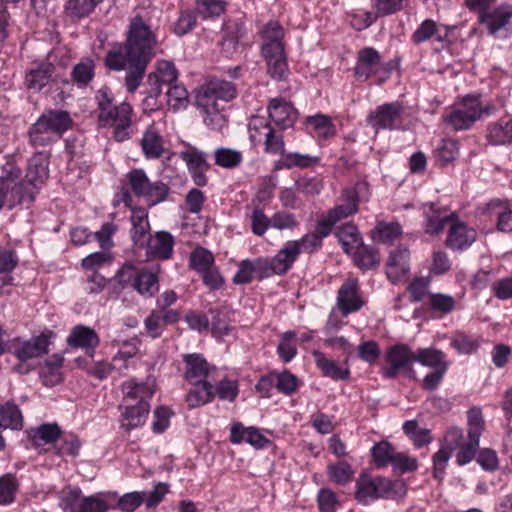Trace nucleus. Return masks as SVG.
<instances>
[{
    "instance_id": "7",
    "label": "nucleus",
    "mask_w": 512,
    "mask_h": 512,
    "mask_svg": "<svg viewBox=\"0 0 512 512\" xmlns=\"http://www.w3.org/2000/svg\"><path fill=\"white\" fill-rule=\"evenodd\" d=\"M483 113L489 114V107H483L478 96L468 95L454 103L451 110L443 116V120L455 131L468 130Z\"/></svg>"
},
{
    "instance_id": "63",
    "label": "nucleus",
    "mask_w": 512,
    "mask_h": 512,
    "mask_svg": "<svg viewBox=\"0 0 512 512\" xmlns=\"http://www.w3.org/2000/svg\"><path fill=\"white\" fill-rule=\"evenodd\" d=\"M168 104L174 110L185 108L188 104V92L182 85H173L167 91Z\"/></svg>"
},
{
    "instance_id": "1",
    "label": "nucleus",
    "mask_w": 512,
    "mask_h": 512,
    "mask_svg": "<svg viewBox=\"0 0 512 512\" xmlns=\"http://www.w3.org/2000/svg\"><path fill=\"white\" fill-rule=\"evenodd\" d=\"M157 42L150 28L140 16L130 23L124 46L109 50L105 57V65L113 71L126 69L125 86L129 93H134L140 86L147 65L155 56Z\"/></svg>"
},
{
    "instance_id": "40",
    "label": "nucleus",
    "mask_w": 512,
    "mask_h": 512,
    "mask_svg": "<svg viewBox=\"0 0 512 512\" xmlns=\"http://www.w3.org/2000/svg\"><path fill=\"white\" fill-rule=\"evenodd\" d=\"M58 499L63 512H79L83 495L79 487L66 486L59 492Z\"/></svg>"
},
{
    "instance_id": "34",
    "label": "nucleus",
    "mask_w": 512,
    "mask_h": 512,
    "mask_svg": "<svg viewBox=\"0 0 512 512\" xmlns=\"http://www.w3.org/2000/svg\"><path fill=\"white\" fill-rule=\"evenodd\" d=\"M267 62V72L275 80H283L288 73V65L284 49L262 53Z\"/></svg>"
},
{
    "instance_id": "22",
    "label": "nucleus",
    "mask_w": 512,
    "mask_h": 512,
    "mask_svg": "<svg viewBox=\"0 0 512 512\" xmlns=\"http://www.w3.org/2000/svg\"><path fill=\"white\" fill-rule=\"evenodd\" d=\"M477 233L473 228L467 227L464 223L453 221L449 228L446 245L453 250L468 248L476 240Z\"/></svg>"
},
{
    "instance_id": "41",
    "label": "nucleus",
    "mask_w": 512,
    "mask_h": 512,
    "mask_svg": "<svg viewBox=\"0 0 512 512\" xmlns=\"http://www.w3.org/2000/svg\"><path fill=\"white\" fill-rule=\"evenodd\" d=\"M488 139L499 145L512 142V120L500 119L488 127Z\"/></svg>"
},
{
    "instance_id": "33",
    "label": "nucleus",
    "mask_w": 512,
    "mask_h": 512,
    "mask_svg": "<svg viewBox=\"0 0 512 512\" xmlns=\"http://www.w3.org/2000/svg\"><path fill=\"white\" fill-rule=\"evenodd\" d=\"M178 72L175 65L166 60L158 62L157 71L149 73L147 82L150 86L170 85L177 80Z\"/></svg>"
},
{
    "instance_id": "37",
    "label": "nucleus",
    "mask_w": 512,
    "mask_h": 512,
    "mask_svg": "<svg viewBox=\"0 0 512 512\" xmlns=\"http://www.w3.org/2000/svg\"><path fill=\"white\" fill-rule=\"evenodd\" d=\"M141 147L147 158H159L165 150L162 136L153 127L143 134Z\"/></svg>"
},
{
    "instance_id": "38",
    "label": "nucleus",
    "mask_w": 512,
    "mask_h": 512,
    "mask_svg": "<svg viewBox=\"0 0 512 512\" xmlns=\"http://www.w3.org/2000/svg\"><path fill=\"white\" fill-rule=\"evenodd\" d=\"M55 67L51 63L42 64L26 74V85L29 89L40 91L51 80Z\"/></svg>"
},
{
    "instance_id": "6",
    "label": "nucleus",
    "mask_w": 512,
    "mask_h": 512,
    "mask_svg": "<svg viewBox=\"0 0 512 512\" xmlns=\"http://www.w3.org/2000/svg\"><path fill=\"white\" fill-rule=\"evenodd\" d=\"M160 267L138 268L125 263L115 275V281L123 288L131 287L144 297H152L159 290Z\"/></svg>"
},
{
    "instance_id": "57",
    "label": "nucleus",
    "mask_w": 512,
    "mask_h": 512,
    "mask_svg": "<svg viewBox=\"0 0 512 512\" xmlns=\"http://www.w3.org/2000/svg\"><path fill=\"white\" fill-rule=\"evenodd\" d=\"M190 265L202 273L214 265L213 254L204 248H196L190 255Z\"/></svg>"
},
{
    "instance_id": "35",
    "label": "nucleus",
    "mask_w": 512,
    "mask_h": 512,
    "mask_svg": "<svg viewBox=\"0 0 512 512\" xmlns=\"http://www.w3.org/2000/svg\"><path fill=\"white\" fill-rule=\"evenodd\" d=\"M313 357L317 367L322 371L324 376L335 380H345L349 377V370L340 367L336 361L329 359L320 351H314Z\"/></svg>"
},
{
    "instance_id": "26",
    "label": "nucleus",
    "mask_w": 512,
    "mask_h": 512,
    "mask_svg": "<svg viewBox=\"0 0 512 512\" xmlns=\"http://www.w3.org/2000/svg\"><path fill=\"white\" fill-rule=\"evenodd\" d=\"M305 126L312 136L319 139H329L336 134L331 118L321 113L306 117Z\"/></svg>"
},
{
    "instance_id": "44",
    "label": "nucleus",
    "mask_w": 512,
    "mask_h": 512,
    "mask_svg": "<svg viewBox=\"0 0 512 512\" xmlns=\"http://www.w3.org/2000/svg\"><path fill=\"white\" fill-rule=\"evenodd\" d=\"M378 488L380 498L399 499L406 494V485L403 480H390L385 477H378Z\"/></svg>"
},
{
    "instance_id": "61",
    "label": "nucleus",
    "mask_w": 512,
    "mask_h": 512,
    "mask_svg": "<svg viewBox=\"0 0 512 512\" xmlns=\"http://www.w3.org/2000/svg\"><path fill=\"white\" fill-rule=\"evenodd\" d=\"M196 10L203 18L221 15L225 10L223 0H198Z\"/></svg>"
},
{
    "instance_id": "60",
    "label": "nucleus",
    "mask_w": 512,
    "mask_h": 512,
    "mask_svg": "<svg viewBox=\"0 0 512 512\" xmlns=\"http://www.w3.org/2000/svg\"><path fill=\"white\" fill-rule=\"evenodd\" d=\"M104 496V493L83 496L79 512H106L108 510V503Z\"/></svg>"
},
{
    "instance_id": "47",
    "label": "nucleus",
    "mask_w": 512,
    "mask_h": 512,
    "mask_svg": "<svg viewBox=\"0 0 512 512\" xmlns=\"http://www.w3.org/2000/svg\"><path fill=\"white\" fill-rule=\"evenodd\" d=\"M402 233L401 226L396 222H379L372 231V238L377 242L391 243Z\"/></svg>"
},
{
    "instance_id": "31",
    "label": "nucleus",
    "mask_w": 512,
    "mask_h": 512,
    "mask_svg": "<svg viewBox=\"0 0 512 512\" xmlns=\"http://www.w3.org/2000/svg\"><path fill=\"white\" fill-rule=\"evenodd\" d=\"M67 343L71 347H80L93 351L99 344V337L91 328L79 325L72 329L67 338Z\"/></svg>"
},
{
    "instance_id": "8",
    "label": "nucleus",
    "mask_w": 512,
    "mask_h": 512,
    "mask_svg": "<svg viewBox=\"0 0 512 512\" xmlns=\"http://www.w3.org/2000/svg\"><path fill=\"white\" fill-rule=\"evenodd\" d=\"M367 190V184L359 182L354 188L347 189L343 192L342 203L331 209L328 215L320 221L323 235H328L337 222L357 212L358 203L366 199L364 193H366Z\"/></svg>"
},
{
    "instance_id": "21",
    "label": "nucleus",
    "mask_w": 512,
    "mask_h": 512,
    "mask_svg": "<svg viewBox=\"0 0 512 512\" xmlns=\"http://www.w3.org/2000/svg\"><path fill=\"white\" fill-rule=\"evenodd\" d=\"M409 272V251L406 247H398L390 253L386 265L388 278L396 283L401 281Z\"/></svg>"
},
{
    "instance_id": "45",
    "label": "nucleus",
    "mask_w": 512,
    "mask_h": 512,
    "mask_svg": "<svg viewBox=\"0 0 512 512\" xmlns=\"http://www.w3.org/2000/svg\"><path fill=\"white\" fill-rule=\"evenodd\" d=\"M95 75V63L90 58H85L77 63L71 72V77L79 86L88 85Z\"/></svg>"
},
{
    "instance_id": "42",
    "label": "nucleus",
    "mask_w": 512,
    "mask_h": 512,
    "mask_svg": "<svg viewBox=\"0 0 512 512\" xmlns=\"http://www.w3.org/2000/svg\"><path fill=\"white\" fill-rule=\"evenodd\" d=\"M139 343L137 338H132L123 343L121 349L113 357V367L116 370L123 371L128 368L129 360L134 358L139 351Z\"/></svg>"
},
{
    "instance_id": "10",
    "label": "nucleus",
    "mask_w": 512,
    "mask_h": 512,
    "mask_svg": "<svg viewBox=\"0 0 512 512\" xmlns=\"http://www.w3.org/2000/svg\"><path fill=\"white\" fill-rule=\"evenodd\" d=\"M124 204L125 207L131 208V237L133 242L137 246H144L146 241L149 238V230L150 225L148 221L147 211L143 208H132V197L127 188L122 187L116 194L113 199V205L118 206L120 204Z\"/></svg>"
},
{
    "instance_id": "52",
    "label": "nucleus",
    "mask_w": 512,
    "mask_h": 512,
    "mask_svg": "<svg viewBox=\"0 0 512 512\" xmlns=\"http://www.w3.org/2000/svg\"><path fill=\"white\" fill-rule=\"evenodd\" d=\"M354 261L362 269H370L379 263V257L373 248L365 246L362 242L353 252Z\"/></svg>"
},
{
    "instance_id": "39",
    "label": "nucleus",
    "mask_w": 512,
    "mask_h": 512,
    "mask_svg": "<svg viewBox=\"0 0 512 512\" xmlns=\"http://www.w3.org/2000/svg\"><path fill=\"white\" fill-rule=\"evenodd\" d=\"M414 362L431 368L432 370L449 366L445 355L440 350L433 348L418 349L414 352Z\"/></svg>"
},
{
    "instance_id": "14",
    "label": "nucleus",
    "mask_w": 512,
    "mask_h": 512,
    "mask_svg": "<svg viewBox=\"0 0 512 512\" xmlns=\"http://www.w3.org/2000/svg\"><path fill=\"white\" fill-rule=\"evenodd\" d=\"M297 258V244L287 241L274 257L261 258L263 262H266L264 275L268 278L274 274H285Z\"/></svg>"
},
{
    "instance_id": "56",
    "label": "nucleus",
    "mask_w": 512,
    "mask_h": 512,
    "mask_svg": "<svg viewBox=\"0 0 512 512\" xmlns=\"http://www.w3.org/2000/svg\"><path fill=\"white\" fill-rule=\"evenodd\" d=\"M102 1L103 0H69L66 9L72 17L81 19L93 12L95 7Z\"/></svg>"
},
{
    "instance_id": "19",
    "label": "nucleus",
    "mask_w": 512,
    "mask_h": 512,
    "mask_svg": "<svg viewBox=\"0 0 512 512\" xmlns=\"http://www.w3.org/2000/svg\"><path fill=\"white\" fill-rule=\"evenodd\" d=\"M144 246H146V255L149 259L166 260L173 253L174 239L170 233L160 231L149 236Z\"/></svg>"
},
{
    "instance_id": "48",
    "label": "nucleus",
    "mask_w": 512,
    "mask_h": 512,
    "mask_svg": "<svg viewBox=\"0 0 512 512\" xmlns=\"http://www.w3.org/2000/svg\"><path fill=\"white\" fill-rule=\"evenodd\" d=\"M60 435L57 425L44 424L29 432L32 442L37 445L54 443Z\"/></svg>"
},
{
    "instance_id": "3",
    "label": "nucleus",
    "mask_w": 512,
    "mask_h": 512,
    "mask_svg": "<svg viewBox=\"0 0 512 512\" xmlns=\"http://www.w3.org/2000/svg\"><path fill=\"white\" fill-rule=\"evenodd\" d=\"M124 410L121 414V427L126 431L142 426L149 413V400L154 394L151 382H136L129 380L122 385Z\"/></svg>"
},
{
    "instance_id": "16",
    "label": "nucleus",
    "mask_w": 512,
    "mask_h": 512,
    "mask_svg": "<svg viewBox=\"0 0 512 512\" xmlns=\"http://www.w3.org/2000/svg\"><path fill=\"white\" fill-rule=\"evenodd\" d=\"M269 118L279 129L284 130L294 125L298 112L284 98H274L268 105Z\"/></svg>"
},
{
    "instance_id": "29",
    "label": "nucleus",
    "mask_w": 512,
    "mask_h": 512,
    "mask_svg": "<svg viewBox=\"0 0 512 512\" xmlns=\"http://www.w3.org/2000/svg\"><path fill=\"white\" fill-rule=\"evenodd\" d=\"M263 43L261 47L262 53H268V51H282L284 49L283 38L284 30L283 27L276 21L268 22L261 31Z\"/></svg>"
},
{
    "instance_id": "13",
    "label": "nucleus",
    "mask_w": 512,
    "mask_h": 512,
    "mask_svg": "<svg viewBox=\"0 0 512 512\" xmlns=\"http://www.w3.org/2000/svg\"><path fill=\"white\" fill-rule=\"evenodd\" d=\"M237 95V90L233 83L222 79H211L203 84L196 92L200 98L201 104L208 105L209 101L229 102Z\"/></svg>"
},
{
    "instance_id": "9",
    "label": "nucleus",
    "mask_w": 512,
    "mask_h": 512,
    "mask_svg": "<svg viewBox=\"0 0 512 512\" xmlns=\"http://www.w3.org/2000/svg\"><path fill=\"white\" fill-rule=\"evenodd\" d=\"M132 112L131 105L126 102L112 106L103 112H99V125L102 127H113L114 139L118 142H122L129 139L131 136Z\"/></svg>"
},
{
    "instance_id": "18",
    "label": "nucleus",
    "mask_w": 512,
    "mask_h": 512,
    "mask_svg": "<svg viewBox=\"0 0 512 512\" xmlns=\"http://www.w3.org/2000/svg\"><path fill=\"white\" fill-rule=\"evenodd\" d=\"M337 304L343 315L358 311L363 306L356 279L349 278L343 283L338 291Z\"/></svg>"
},
{
    "instance_id": "25",
    "label": "nucleus",
    "mask_w": 512,
    "mask_h": 512,
    "mask_svg": "<svg viewBox=\"0 0 512 512\" xmlns=\"http://www.w3.org/2000/svg\"><path fill=\"white\" fill-rule=\"evenodd\" d=\"M195 104L201 110L204 123L214 130L222 129L226 123L227 118L224 111V105L219 102L209 101L208 105L201 104L200 98L195 97Z\"/></svg>"
},
{
    "instance_id": "32",
    "label": "nucleus",
    "mask_w": 512,
    "mask_h": 512,
    "mask_svg": "<svg viewBox=\"0 0 512 512\" xmlns=\"http://www.w3.org/2000/svg\"><path fill=\"white\" fill-rule=\"evenodd\" d=\"M190 383L193 387L186 396V402L190 408L200 407L212 401L215 396L214 387L208 381Z\"/></svg>"
},
{
    "instance_id": "24",
    "label": "nucleus",
    "mask_w": 512,
    "mask_h": 512,
    "mask_svg": "<svg viewBox=\"0 0 512 512\" xmlns=\"http://www.w3.org/2000/svg\"><path fill=\"white\" fill-rule=\"evenodd\" d=\"M183 361L186 365L184 377L189 382L205 380L211 370V366L206 359L197 353L184 355Z\"/></svg>"
},
{
    "instance_id": "51",
    "label": "nucleus",
    "mask_w": 512,
    "mask_h": 512,
    "mask_svg": "<svg viewBox=\"0 0 512 512\" xmlns=\"http://www.w3.org/2000/svg\"><path fill=\"white\" fill-rule=\"evenodd\" d=\"M274 376L276 381L275 387L280 393L289 396L297 391L300 381L298 377L292 374L290 371H274Z\"/></svg>"
},
{
    "instance_id": "46",
    "label": "nucleus",
    "mask_w": 512,
    "mask_h": 512,
    "mask_svg": "<svg viewBox=\"0 0 512 512\" xmlns=\"http://www.w3.org/2000/svg\"><path fill=\"white\" fill-rule=\"evenodd\" d=\"M263 137L265 151L272 155L283 156L284 142L282 134L274 129L271 125H263Z\"/></svg>"
},
{
    "instance_id": "58",
    "label": "nucleus",
    "mask_w": 512,
    "mask_h": 512,
    "mask_svg": "<svg viewBox=\"0 0 512 512\" xmlns=\"http://www.w3.org/2000/svg\"><path fill=\"white\" fill-rule=\"evenodd\" d=\"M459 156V143L453 139H442L434 149L438 160H456Z\"/></svg>"
},
{
    "instance_id": "17",
    "label": "nucleus",
    "mask_w": 512,
    "mask_h": 512,
    "mask_svg": "<svg viewBox=\"0 0 512 512\" xmlns=\"http://www.w3.org/2000/svg\"><path fill=\"white\" fill-rule=\"evenodd\" d=\"M424 210V231L429 235H438L443 232L446 225L454 221L452 214L447 210L437 208L434 203L423 204Z\"/></svg>"
},
{
    "instance_id": "49",
    "label": "nucleus",
    "mask_w": 512,
    "mask_h": 512,
    "mask_svg": "<svg viewBox=\"0 0 512 512\" xmlns=\"http://www.w3.org/2000/svg\"><path fill=\"white\" fill-rule=\"evenodd\" d=\"M327 235H323L321 223H318L317 231L309 233L303 236L300 240H290L289 242H295L297 244L298 256L301 252L312 253L320 248L322 239Z\"/></svg>"
},
{
    "instance_id": "27",
    "label": "nucleus",
    "mask_w": 512,
    "mask_h": 512,
    "mask_svg": "<svg viewBox=\"0 0 512 512\" xmlns=\"http://www.w3.org/2000/svg\"><path fill=\"white\" fill-rule=\"evenodd\" d=\"M512 18V6H500L490 13L479 14V22L487 26L489 34H496Z\"/></svg>"
},
{
    "instance_id": "28",
    "label": "nucleus",
    "mask_w": 512,
    "mask_h": 512,
    "mask_svg": "<svg viewBox=\"0 0 512 512\" xmlns=\"http://www.w3.org/2000/svg\"><path fill=\"white\" fill-rule=\"evenodd\" d=\"M355 498L362 504H369L379 499L378 477L361 474L356 482Z\"/></svg>"
},
{
    "instance_id": "11",
    "label": "nucleus",
    "mask_w": 512,
    "mask_h": 512,
    "mask_svg": "<svg viewBox=\"0 0 512 512\" xmlns=\"http://www.w3.org/2000/svg\"><path fill=\"white\" fill-rule=\"evenodd\" d=\"M402 112L403 108L398 102L385 103L368 115L367 122L376 132L397 129L402 122Z\"/></svg>"
},
{
    "instance_id": "64",
    "label": "nucleus",
    "mask_w": 512,
    "mask_h": 512,
    "mask_svg": "<svg viewBox=\"0 0 512 512\" xmlns=\"http://www.w3.org/2000/svg\"><path fill=\"white\" fill-rule=\"evenodd\" d=\"M214 393L224 401L233 402L239 393L238 382L230 379L221 380L216 389H214Z\"/></svg>"
},
{
    "instance_id": "30",
    "label": "nucleus",
    "mask_w": 512,
    "mask_h": 512,
    "mask_svg": "<svg viewBox=\"0 0 512 512\" xmlns=\"http://www.w3.org/2000/svg\"><path fill=\"white\" fill-rule=\"evenodd\" d=\"M265 265L266 262H263L261 258H257L254 261L248 259L241 261L233 277V282L237 285L247 284L252 281L254 275L260 279L267 278L266 275H264Z\"/></svg>"
},
{
    "instance_id": "50",
    "label": "nucleus",
    "mask_w": 512,
    "mask_h": 512,
    "mask_svg": "<svg viewBox=\"0 0 512 512\" xmlns=\"http://www.w3.org/2000/svg\"><path fill=\"white\" fill-rule=\"evenodd\" d=\"M296 333L287 331L282 334L277 346V353L285 363L290 362L297 355Z\"/></svg>"
},
{
    "instance_id": "59",
    "label": "nucleus",
    "mask_w": 512,
    "mask_h": 512,
    "mask_svg": "<svg viewBox=\"0 0 512 512\" xmlns=\"http://www.w3.org/2000/svg\"><path fill=\"white\" fill-rule=\"evenodd\" d=\"M428 304L430 308L441 314H448L455 307V300L452 296L442 293L429 294Z\"/></svg>"
},
{
    "instance_id": "43",
    "label": "nucleus",
    "mask_w": 512,
    "mask_h": 512,
    "mask_svg": "<svg viewBox=\"0 0 512 512\" xmlns=\"http://www.w3.org/2000/svg\"><path fill=\"white\" fill-rule=\"evenodd\" d=\"M337 237L341 243L343 250L350 254L357 246L362 242V239L358 233L355 225L351 223L344 224L338 229Z\"/></svg>"
},
{
    "instance_id": "15",
    "label": "nucleus",
    "mask_w": 512,
    "mask_h": 512,
    "mask_svg": "<svg viewBox=\"0 0 512 512\" xmlns=\"http://www.w3.org/2000/svg\"><path fill=\"white\" fill-rule=\"evenodd\" d=\"M230 442L234 445L249 444L256 450L269 446L270 440L262 430L255 426H245L241 422H233L230 425Z\"/></svg>"
},
{
    "instance_id": "36",
    "label": "nucleus",
    "mask_w": 512,
    "mask_h": 512,
    "mask_svg": "<svg viewBox=\"0 0 512 512\" xmlns=\"http://www.w3.org/2000/svg\"><path fill=\"white\" fill-rule=\"evenodd\" d=\"M23 417L20 409L12 402L0 403V428L20 430Z\"/></svg>"
},
{
    "instance_id": "62",
    "label": "nucleus",
    "mask_w": 512,
    "mask_h": 512,
    "mask_svg": "<svg viewBox=\"0 0 512 512\" xmlns=\"http://www.w3.org/2000/svg\"><path fill=\"white\" fill-rule=\"evenodd\" d=\"M145 494L142 491L125 493L119 497L117 507L123 512H134L144 503Z\"/></svg>"
},
{
    "instance_id": "23",
    "label": "nucleus",
    "mask_w": 512,
    "mask_h": 512,
    "mask_svg": "<svg viewBox=\"0 0 512 512\" xmlns=\"http://www.w3.org/2000/svg\"><path fill=\"white\" fill-rule=\"evenodd\" d=\"M381 64V56L372 47H365L358 52L355 74L358 78L368 79L376 73Z\"/></svg>"
},
{
    "instance_id": "20",
    "label": "nucleus",
    "mask_w": 512,
    "mask_h": 512,
    "mask_svg": "<svg viewBox=\"0 0 512 512\" xmlns=\"http://www.w3.org/2000/svg\"><path fill=\"white\" fill-rule=\"evenodd\" d=\"M478 210L482 214L496 213L498 215L497 229L501 232L512 231V208L509 201L493 199L480 206Z\"/></svg>"
},
{
    "instance_id": "2",
    "label": "nucleus",
    "mask_w": 512,
    "mask_h": 512,
    "mask_svg": "<svg viewBox=\"0 0 512 512\" xmlns=\"http://www.w3.org/2000/svg\"><path fill=\"white\" fill-rule=\"evenodd\" d=\"M47 177L46 162H30L24 178L16 162H5L0 175V209L32 202Z\"/></svg>"
},
{
    "instance_id": "55",
    "label": "nucleus",
    "mask_w": 512,
    "mask_h": 512,
    "mask_svg": "<svg viewBox=\"0 0 512 512\" xmlns=\"http://www.w3.org/2000/svg\"><path fill=\"white\" fill-rule=\"evenodd\" d=\"M18 490V482L14 475L5 474L0 477V505L14 502Z\"/></svg>"
},
{
    "instance_id": "53",
    "label": "nucleus",
    "mask_w": 512,
    "mask_h": 512,
    "mask_svg": "<svg viewBox=\"0 0 512 512\" xmlns=\"http://www.w3.org/2000/svg\"><path fill=\"white\" fill-rule=\"evenodd\" d=\"M371 453L377 467H387L392 462L396 451L389 442L381 441L372 447Z\"/></svg>"
},
{
    "instance_id": "12",
    "label": "nucleus",
    "mask_w": 512,
    "mask_h": 512,
    "mask_svg": "<svg viewBox=\"0 0 512 512\" xmlns=\"http://www.w3.org/2000/svg\"><path fill=\"white\" fill-rule=\"evenodd\" d=\"M385 361L387 365L382 369V375L393 379L414 363V352L405 344H396L387 349Z\"/></svg>"
},
{
    "instance_id": "5",
    "label": "nucleus",
    "mask_w": 512,
    "mask_h": 512,
    "mask_svg": "<svg viewBox=\"0 0 512 512\" xmlns=\"http://www.w3.org/2000/svg\"><path fill=\"white\" fill-rule=\"evenodd\" d=\"M72 123L73 121L67 111L49 110L43 113L30 128V140L34 146H44L60 139Z\"/></svg>"
},
{
    "instance_id": "4",
    "label": "nucleus",
    "mask_w": 512,
    "mask_h": 512,
    "mask_svg": "<svg viewBox=\"0 0 512 512\" xmlns=\"http://www.w3.org/2000/svg\"><path fill=\"white\" fill-rule=\"evenodd\" d=\"M54 337L55 334L51 330L45 329L30 339H13L8 349L19 361L16 366L17 371L25 374L32 370V361L48 353Z\"/></svg>"
},
{
    "instance_id": "54",
    "label": "nucleus",
    "mask_w": 512,
    "mask_h": 512,
    "mask_svg": "<svg viewBox=\"0 0 512 512\" xmlns=\"http://www.w3.org/2000/svg\"><path fill=\"white\" fill-rule=\"evenodd\" d=\"M329 478L339 485L350 482L353 478L354 471L351 465L345 461L330 464L327 469Z\"/></svg>"
}]
</instances>
